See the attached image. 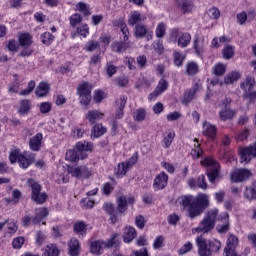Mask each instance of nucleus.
<instances>
[{"instance_id": "obj_57", "label": "nucleus", "mask_w": 256, "mask_h": 256, "mask_svg": "<svg viewBox=\"0 0 256 256\" xmlns=\"http://www.w3.org/2000/svg\"><path fill=\"white\" fill-rule=\"evenodd\" d=\"M100 43H102L104 49H107L109 47V44L111 43V36L107 34H102L99 39Z\"/></svg>"}, {"instance_id": "obj_58", "label": "nucleus", "mask_w": 256, "mask_h": 256, "mask_svg": "<svg viewBox=\"0 0 256 256\" xmlns=\"http://www.w3.org/2000/svg\"><path fill=\"white\" fill-rule=\"evenodd\" d=\"M76 9L78 11H81V13H83L84 15H91V12H89V8L87 7V4H85L83 2H79L76 5Z\"/></svg>"}, {"instance_id": "obj_52", "label": "nucleus", "mask_w": 256, "mask_h": 256, "mask_svg": "<svg viewBox=\"0 0 256 256\" xmlns=\"http://www.w3.org/2000/svg\"><path fill=\"white\" fill-rule=\"evenodd\" d=\"M120 31L122 33V41H129V28L127 27V24L121 23Z\"/></svg>"}, {"instance_id": "obj_55", "label": "nucleus", "mask_w": 256, "mask_h": 256, "mask_svg": "<svg viewBox=\"0 0 256 256\" xmlns=\"http://www.w3.org/2000/svg\"><path fill=\"white\" fill-rule=\"evenodd\" d=\"M54 39L55 37H53L52 34L49 32H45L41 35V40L44 45H51V41H53Z\"/></svg>"}, {"instance_id": "obj_25", "label": "nucleus", "mask_w": 256, "mask_h": 256, "mask_svg": "<svg viewBox=\"0 0 256 256\" xmlns=\"http://www.w3.org/2000/svg\"><path fill=\"white\" fill-rule=\"evenodd\" d=\"M118 217H121L125 211H127V198L125 196H120L117 199V208Z\"/></svg>"}, {"instance_id": "obj_30", "label": "nucleus", "mask_w": 256, "mask_h": 256, "mask_svg": "<svg viewBox=\"0 0 256 256\" xmlns=\"http://www.w3.org/2000/svg\"><path fill=\"white\" fill-rule=\"evenodd\" d=\"M42 256H59V248L55 244H49L43 249Z\"/></svg>"}, {"instance_id": "obj_60", "label": "nucleus", "mask_w": 256, "mask_h": 256, "mask_svg": "<svg viewBox=\"0 0 256 256\" xmlns=\"http://www.w3.org/2000/svg\"><path fill=\"white\" fill-rule=\"evenodd\" d=\"M208 16L210 19H219L221 12L216 7H213L208 10Z\"/></svg>"}, {"instance_id": "obj_50", "label": "nucleus", "mask_w": 256, "mask_h": 256, "mask_svg": "<svg viewBox=\"0 0 256 256\" xmlns=\"http://www.w3.org/2000/svg\"><path fill=\"white\" fill-rule=\"evenodd\" d=\"M227 69V66H225L223 63H218L214 66L213 71L214 74L217 76L225 75V71Z\"/></svg>"}, {"instance_id": "obj_3", "label": "nucleus", "mask_w": 256, "mask_h": 256, "mask_svg": "<svg viewBox=\"0 0 256 256\" xmlns=\"http://www.w3.org/2000/svg\"><path fill=\"white\" fill-rule=\"evenodd\" d=\"M217 215H219V211L217 209L209 210L199 225L192 229L193 235H195V233H203L204 235L211 233V231L215 229Z\"/></svg>"}, {"instance_id": "obj_16", "label": "nucleus", "mask_w": 256, "mask_h": 256, "mask_svg": "<svg viewBox=\"0 0 256 256\" xmlns=\"http://www.w3.org/2000/svg\"><path fill=\"white\" fill-rule=\"evenodd\" d=\"M41 145H43V134L37 133L29 140V148L31 151H41Z\"/></svg>"}, {"instance_id": "obj_47", "label": "nucleus", "mask_w": 256, "mask_h": 256, "mask_svg": "<svg viewBox=\"0 0 256 256\" xmlns=\"http://www.w3.org/2000/svg\"><path fill=\"white\" fill-rule=\"evenodd\" d=\"M173 57H174V64L176 65V67H181V65H183V61H185V56H183L181 52L175 51L173 54Z\"/></svg>"}, {"instance_id": "obj_64", "label": "nucleus", "mask_w": 256, "mask_h": 256, "mask_svg": "<svg viewBox=\"0 0 256 256\" xmlns=\"http://www.w3.org/2000/svg\"><path fill=\"white\" fill-rule=\"evenodd\" d=\"M244 99L248 100V103H255L256 100V92H246L243 95Z\"/></svg>"}, {"instance_id": "obj_42", "label": "nucleus", "mask_w": 256, "mask_h": 256, "mask_svg": "<svg viewBox=\"0 0 256 256\" xmlns=\"http://www.w3.org/2000/svg\"><path fill=\"white\" fill-rule=\"evenodd\" d=\"M173 139H175V131L169 130L166 137L163 139L164 147L167 149L171 147V143H173Z\"/></svg>"}, {"instance_id": "obj_10", "label": "nucleus", "mask_w": 256, "mask_h": 256, "mask_svg": "<svg viewBox=\"0 0 256 256\" xmlns=\"http://www.w3.org/2000/svg\"><path fill=\"white\" fill-rule=\"evenodd\" d=\"M196 245L198 247L199 256H211V248L209 247V241L202 235L196 237Z\"/></svg>"}, {"instance_id": "obj_11", "label": "nucleus", "mask_w": 256, "mask_h": 256, "mask_svg": "<svg viewBox=\"0 0 256 256\" xmlns=\"http://www.w3.org/2000/svg\"><path fill=\"white\" fill-rule=\"evenodd\" d=\"M251 177V171L249 169H236L231 173V179L234 183H242L246 179Z\"/></svg>"}, {"instance_id": "obj_20", "label": "nucleus", "mask_w": 256, "mask_h": 256, "mask_svg": "<svg viewBox=\"0 0 256 256\" xmlns=\"http://www.w3.org/2000/svg\"><path fill=\"white\" fill-rule=\"evenodd\" d=\"M202 133L205 137L213 140L217 136V127L209 122H204Z\"/></svg>"}, {"instance_id": "obj_38", "label": "nucleus", "mask_w": 256, "mask_h": 256, "mask_svg": "<svg viewBox=\"0 0 256 256\" xmlns=\"http://www.w3.org/2000/svg\"><path fill=\"white\" fill-rule=\"evenodd\" d=\"M187 75H197L199 73V65L196 62H188L186 64Z\"/></svg>"}, {"instance_id": "obj_14", "label": "nucleus", "mask_w": 256, "mask_h": 256, "mask_svg": "<svg viewBox=\"0 0 256 256\" xmlns=\"http://www.w3.org/2000/svg\"><path fill=\"white\" fill-rule=\"evenodd\" d=\"M103 210L109 215L111 223L115 224L119 221V213L115 209V206H113V203H104Z\"/></svg>"}, {"instance_id": "obj_32", "label": "nucleus", "mask_w": 256, "mask_h": 256, "mask_svg": "<svg viewBox=\"0 0 256 256\" xmlns=\"http://www.w3.org/2000/svg\"><path fill=\"white\" fill-rule=\"evenodd\" d=\"M244 198H246L247 201H253V199H256V181L251 187L245 189Z\"/></svg>"}, {"instance_id": "obj_53", "label": "nucleus", "mask_w": 256, "mask_h": 256, "mask_svg": "<svg viewBox=\"0 0 256 256\" xmlns=\"http://www.w3.org/2000/svg\"><path fill=\"white\" fill-rule=\"evenodd\" d=\"M77 34L81 37H87L89 35V26L87 24H82L77 28Z\"/></svg>"}, {"instance_id": "obj_17", "label": "nucleus", "mask_w": 256, "mask_h": 256, "mask_svg": "<svg viewBox=\"0 0 256 256\" xmlns=\"http://www.w3.org/2000/svg\"><path fill=\"white\" fill-rule=\"evenodd\" d=\"M201 84L195 83L192 88L188 89L185 92L183 103L184 105H188V103H191L192 100L195 99V95L197 94V91H200Z\"/></svg>"}, {"instance_id": "obj_44", "label": "nucleus", "mask_w": 256, "mask_h": 256, "mask_svg": "<svg viewBox=\"0 0 256 256\" xmlns=\"http://www.w3.org/2000/svg\"><path fill=\"white\" fill-rule=\"evenodd\" d=\"M30 109H31V102H29V100H23L20 104L19 113L21 115H26V113H29Z\"/></svg>"}, {"instance_id": "obj_12", "label": "nucleus", "mask_w": 256, "mask_h": 256, "mask_svg": "<svg viewBox=\"0 0 256 256\" xmlns=\"http://www.w3.org/2000/svg\"><path fill=\"white\" fill-rule=\"evenodd\" d=\"M169 181V175L165 172H160L154 179L153 188L155 191H161L167 187Z\"/></svg>"}, {"instance_id": "obj_61", "label": "nucleus", "mask_w": 256, "mask_h": 256, "mask_svg": "<svg viewBox=\"0 0 256 256\" xmlns=\"http://www.w3.org/2000/svg\"><path fill=\"white\" fill-rule=\"evenodd\" d=\"M23 243H25V238L17 237L13 240L12 247L14 249H21V247H23Z\"/></svg>"}, {"instance_id": "obj_29", "label": "nucleus", "mask_w": 256, "mask_h": 256, "mask_svg": "<svg viewBox=\"0 0 256 256\" xmlns=\"http://www.w3.org/2000/svg\"><path fill=\"white\" fill-rule=\"evenodd\" d=\"M35 93L37 97H47V93H49V84L40 82L36 87Z\"/></svg>"}, {"instance_id": "obj_31", "label": "nucleus", "mask_w": 256, "mask_h": 256, "mask_svg": "<svg viewBox=\"0 0 256 256\" xmlns=\"http://www.w3.org/2000/svg\"><path fill=\"white\" fill-rule=\"evenodd\" d=\"M28 185L29 187L31 188V199L32 198H36L37 197V194L39 192H41V186L39 184V182L33 180V179H30L28 180Z\"/></svg>"}, {"instance_id": "obj_19", "label": "nucleus", "mask_w": 256, "mask_h": 256, "mask_svg": "<svg viewBox=\"0 0 256 256\" xmlns=\"http://www.w3.org/2000/svg\"><path fill=\"white\" fill-rule=\"evenodd\" d=\"M169 87V83L165 79H161L155 88V90L149 95L148 99H157L163 91H167V88Z\"/></svg>"}, {"instance_id": "obj_43", "label": "nucleus", "mask_w": 256, "mask_h": 256, "mask_svg": "<svg viewBox=\"0 0 256 256\" xmlns=\"http://www.w3.org/2000/svg\"><path fill=\"white\" fill-rule=\"evenodd\" d=\"M165 31H167V27L165 26V23L160 22L155 30L156 33V37L158 39H163V37H165Z\"/></svg>"}, {"instance_id": "obj_22", "label": "nucleus", "mask_w": 256, "mask_h": 256, "mask_svg": "<svg viewBox=\"0 0 256 256\" xmlns=\"http://www.w3.org/2000/svg\"><path fill=\"white\" fill-rule=\"evenodd\" d=\"M49 215V211H47V208H38L35 210V216L32 218L33 225H39L41 221L44 220L45 217Z\"/></svg>"}, {"instance_id": "obj_59", "label": "nucleus", "mask_w": 256, "mask_h": 256, "mask_svg": "<svg viewBox=\"0 0 256 256\" xmlns=\"http://www.w3.org/2000/svg\"><path fill=\"white\" fill-rule=\"evenodd\" d=\"M152 45L154 47V51H156V53L159 55H162L163 51H165V48L163 47V41L161 40L154 42Z\"/></svg>"}, {"instance_id": "obj_8", "label": "nucleus", "mask_w": 256, "mask_h": 256, "mask_svg": "<svg viewBox=\"0 0 256 256\" xmlns=\"http://www.w3.org/2000/svg\"><path fill=\"white\" fill-rule=\"evenodd\" d=\"M171 37L172 39H175L178 47L181 49L189 47L191 43V34L189 32H183L177 28L172 29Z\"/></svg>"}, {"instance_id": "obj_54", "label": "nucleus", "mask_w": 256, "mask_h": 256, "mask_svg": "<svg viewBox=\"0 0 256 256\" xmlns=\"http://www.w3.org/2000/svg\"><path fill=\"white\" fill-rule=\"evenodd\" d=\"M7 48L8 51H11L12 53H17L19 51V44H17V41L15 39H12L8 41Z\"/></svg>"}, {"instance_id": "obj_63", "label": "nucleus", "mask_w": 256, "mask_h": 256, "mask_svg": "<svg viewBox=\"0 0 256 256\" xmlns=\"http://www.w3.org/2000/svg\"><path fill=\"white\" fill-rule=\"evenodd\" d=\"M82 20L83 18H81L80 14H73L70 17V24L72 27H75V25H78V23H81Z\"/></svg>"}, {"instance_id": "obj_36", "label": "nucleus", "mask_w": 256, "mask_h": 256, "mask_svg": "<svg viewBox=\"0 0 256 256\" xmlns=\"http://www.w3.org/2000/svg\"><path fill=\"white\" fill-rule=\"evenodd\" d=\"M194 49L196 54L201 55L203 49H205V39L199 37L195 38Z\"/></svg>"}, {"instance_id": "obj_34", "label": "nucleus", "mask_w": 256, "mask_h": 256, "mask_svg": "<svg viewBox=\"0 0 256 256\" xmlns=\"http://www.w3.org/2000/svg\"><path fill=\"white\" fill-rule=\"evenodd\" d=\"M105 133H107V128H105L103 124H95L93 126L92 135L94 137H102Z\"/></svg>"}, {"instance_id": "obj_35", "label": "nucleus", "mask_w": 256, "mask_h": 256, "mask_svg": "<svg viewBox=\"0 0 256 256\" xmlns=\"http://www.w3.org/2000/svg\"><path fill=\"white\" fill-rule=\"evenodd\" d=\"M73 229L74 233H76L77 235H83L87 231V224H85V222L83 221H78L74 223Z\"/></svg>"}, {"instance_id": "obj_41", "label": "nucleus", "mask_w": 256, "mask_h": 256, "mask_svg": "<svg viewBox=\"0 0 256 256\" xmlns=\"http://www.w3.org/2000/svg\"><path fill=\"white\" fill-rule=\"evenodd\" d=\"M145 117H147V112L143 108H139L134 112V121H145Z\"/></svg>"}, {"instance_id": "obj_7", "label": "nucleus", "mask_w": 256, "mask_h": 256, "mask_svg": "<svg viewBox=\"0 0 256 256\" xmlns=\"http://www.w3.org/2000/svg\"><path fill=\"white\" fill-rule=\"evenodd\" d=\"M91 91H93V85L89 82H82L77 87V95L80 97L81 105H89L91 103Z\"/></svg>"}, {"instance_id": "obj_21", "label": "nucleus", "mask_w": 256, "mask_h": 256, "mask_svg": "<svg viewBox=\"0 0 256 256\" xmlns=\"http://www.w3.org/2000/svg\"><path fill=\"white\" fill-rule=\"evenodd\" d=\"M147 17L145 15L141 14L139 11L131 12L129 18H128V25L130 27H134V25H139V23H142V21H145Z\"/></svg>"}, {"instance_id": "obj_6", "label": "nucleus", "mask_w": 256, "mask_h": 256, "mask_svg": "<svg viewBox=\"0 0 256 256\" xmlns=\"http://www.w3.org/2000/svg\"><path fill=\"white\" fill-rule=\"evenodd\" d=\"M201 165L207 168V175L210 183H213L219 177V163L211 157L201 160Z\"/></svg>"}, {"instance_id": "obj_1", "label": "nucleus", "mask_w": 256, "mask_h": 256, "mask_svg": "<svg viewBox=\"0 0 256 256\" xmlns=\"http://www.w3.org/2000/svg\"><path fill=\"white\" fill-rule=\"evenodd\" d=\"M178 203L183 209L188 207V217L195 219L209 207V197L206 194H200L196 197L192 195L181 196L178 199Z\"/></svg>"}, {"instance_id": "obj_37", "label": "nucleus", "mask_w": 256, "mask_h": 256, "mask_svg": "<svg viewBox=\"0 0 256 256\" xmlns=\"http://www.w3.org/2000/svg\"><path fill=\"white\" fill-rule=\"evenodd\" d=\"M239 77H241L239 72H231L225 76L224 83L226 85H232V83H235V81L239 80Z\"/></svg>"}, {"instance_id": "obj_33", "label": "nucleus", "mask_w": 256, "mask_h": 256, "mask_svg": "<svg viewBox=\"0 0 256 256\" xmlns=\"http://www.w3.org/2000/svg\"><path fill=\"white\" fill-rule=\"evenodd\" d=\"M31 35L29 33L20 34L18 37V41L21 47H29L33 41L31 40Z\"/></svg>"}, {"instance_id": "obj_46", "label": "nucleus", "mask_w": 256, "mask_h": 256, "mask_svg": "<svg viewBox=\"0 0 256 256\" xmlns=\"http://www.w3.org/2000/svg\"><path fill=\"white\" fill-rule=\"evenodd\" d=\"M32 201H34L38 205H42V203H45L47 201V194L40 191L36 194L35 198H32Z\"/></svg>"}, {"instance_id": "obj_27", "label": "nucleus", "mask_w": 256, "mask_h": 256, "mask_svg": "<svg viewBox=\"0 0 256 256\" xmlns=\"http://www.w3.org/2000/svg\"><path fill=\"white\" fill-rule=\"evenodd\" d=\"M182 13H189L193 9V3L189 0H175Z\"/></svg>"}, {"instance_id": "obj_51", "label": "nucleus", "mask_w": 256, "mask_h": 256, "mask_svg": "<svg viewBox=\"0 0 256 256\" xmlns=\"http://www.w3.org/2000/svg\"><path fill=\"white\" fill-rule=\"evenodd\" d=\"M235 55V48L233 46H226L223 49V57L224 59H231Z\"/></svg>"}, {"instance_id": "obj_2", "label": "nucleus", "mask_w": 256, "mask_h": 256, "mask_svg": "<svg viewBox=\"0 0 256 256\" xmlns=\"http://www.w3.org/2000/svg\"><path fill=\"white\" fill-rule=\"evenodd\" d=\"M93 151V143L91 142H78L74 150L66 152V161L77 163L79 159H87V153Z\"/></svg>"}, {"instance_id": "obj_15", "label": "nucleus", "mask_w": 256, "mask_h": 256, "mask_svg": "<svg viewBox=\"0 0 256 256\" xmlns=\"http://www.w3.org/2000/svg\"><path fill=\"white\" fill-rule=\"evenodd\" d=\"M103 117H105V114L99 110H89L85 114V119L90 123V125H95V123H97V121H101Z\"/></svg>"}, {"instance_id": "obj_4", "label": "nucleus", "mask_w": 256, "mask_h": 256, "mask_svg": "<svg viewBox=\"0 0 256 256\" xmlns=\"http://www.w3.org/2000/svg\"><path fill=\"white\" fill-rule=\"evenodd\" d=\"M10 163H19L22 169H27L32 163H35V154L31 152L21 153V150L14 148L11 149L9 154Z\"/></svg>"}, {"instance_id": "obj_62", "label": "nucleus", "mask_w": 256, "mask_h": 256, "mask_svg": "<svg viewBox=\"0 0 256 256\" xmlns=\"http://www.w3.org/2000/svg\"><path fill=\"white\" fill-rule=\"evenodd\" d=\"M33 89H35V81H30V82H28L27 89L21 91L20 95L27 96L33 92Z\"/></svg>"}, {"instance_id": "obj_56", "label": "nucleus", "mask_w": 256, "mask_h": 256, "mask_svg": "<svg viewBox=\"0 0 256 256\" xmlns=\"http://www.w3.org/2000/svg\"><path fill=\"white\" fill-rule=\"evenodd\" d=\"M106 72L108 77H113V75L117 73V66L113 65L111 62H108L106 65Z\"/></svg>"}, {"instance_id": "obj_45", "label": "nucleus", "mask_w": 256, "mask_h": 256, "mask_svg": "<svg viewBox=\"0 0 256 256\" xmlns=\"http://www.w3.org/2000/svg\"><path fill=\"white\" fill-rule=\"evenodd\" d=\"M99 49V42L95 40H90L85 45V50L89 53H92V51H97Z\"/></svg>"}, {"instance_id": "obj_49", "label": "nucleus", "mask_w": 256, "mask_h": 256, "mask_svg": "<svg viewBox=\"0 0 256 256\" xmlns=\"http://www.w3.org/2000/svg\"><path fill=\"white\" fill-rule=\"evenodd\" d=\"M208 242L210 247V256H211V253H217V251L221 249V242L219 240H212Z\"/></svg>"}, {"instance_id": "obj_5", "label": "nucleus", "mask_w": 256, "mask_h": 256, "mask_svg": "<svg viewBox=\"0 0 256 256\" xmlns=\"http://www.w3.org/2000/svg\"><path fill=\"white\" fill-rule=\"evenodd\" d=\"M111 247H119V240L117 234L112 235L111 239L107 241L97 240L91 243V253L94 255H101L104 249H111Z\"/></svg>"}, {"instance_id": "obj_40", "label": "nucleus", "mask_w": 256, "mask_h": 256, "mask_svg": "<svg viewBox=\"0 0 256 256\" xmlns=\"http://www.w3.org/2000/svg\"><path fill=\"white\" fill-rule=\"evenodd\" d=\"M194 141L196 143L194 144V148H192L191 150V155L193 159H199V157L203 155V150L201 149V147H199V141L197 139H194Z\"/></svg>"}, {"instance_id": "obj_23", "label": "nucleus", "mask_w": 256, "mask_h": 256, "mask_svg": "<svg viewBox=\"0 0 256 256\" xmlns=\"http://www.w3.org/2000/svg\"><path fill=\"white\" fill-rule=\"evenodd\" d=\"M135 237H137V231H135V228L128 226L124 229V243H131Z\"/></svg>"}, {"instance_id": "obj_18", "label": "nucleus", "mask_w": 256, "mask_h": 256, "mask_svg": "<svg viewBox=\"0 0 256 256\" xmlns=\"http://www.w3.org/2000/svg\"><path fill=\"white\" fill-rule=\"evenodd\" d=\"M112 51L115 53H125L131 47V43L129 41H116L112 42L110 45Z\"/></svg>"}, {"instance_id": "obj_48", "label": "nucleus", "mask_w": 256, "mask_h": 256, "mask_svg": "<svg viewBox=\"0 0 256 256\" xmlns=\"http://www.w3.org/2000/svg\"><path fill=\"white\" fill-rule=\"evenodd\" d=\"M193 250V243L191 242H186L179 250H178V255H187L189 251Z\"/></svg>"}, {"instance_id": "obj_13", "label": "nucleus", "mask_w": 256, "mask_h": 256, "mask_svg": "<svg viewBox=\"0 0 256 256\" xmlns=\"http://www.w3.org/2000/svg\"><path fill=\"white\" fill-rule=\"evenodd\" d=\"M135 163H137V156H132L129 161L118 164L116 175H118V177L127 175V171H129Z\"/></svg>"}, {"instance_id": "obj_26", "label": "nucleus", "mask_w": 256, "mask_h": 256, "mask_svg": "<svg viewBox=\"0 0 256 256\" xmlns=\"http://www.w3.org/2000/svg\"><path fill=\"white\" fill-rule=\"evenodd\" d=\"M240 87L244 91V93L251 92L253 90V87H255V78L247 77L245 81L241 83Z\"/></svg>"}, {"instance_id": "obj_39", "label": "nucleus", "mask_w": 256, "mask_h": 256, "mask_svg": "<svg viewBox=\"0 0 256 256\" xmlns=\"http://www.w3.org/2000/svg\"><path fill=\"white\" fill-rule=\"evenodd\" d=\"M149 30L147 29V26H145L144 24H137L135 26V37H139V38H143L145 37V34L148 32Z\"/></svg>"}, {"instance_id": "obj_28", "label": "nucleus", "mask_w": 256, "mask_h": 256, "mask_svg": "<svg viewBox=\"0 0 256 256\" xmlns=\"http://www.w3.org/2000/svg\"><path fill=\"white\" fill-rule=\"evenodd\" d=\"M220 119L221 121H227L229 119H233V117H235V111L227 106H225V108H223L220 112Z\"/></svg>"}, {"instance_id": "obj_24", "label": "nucleus", "mask_w": 256, "mask_h": 256, "mask_svg": "<svg viewBox=\"0 0 256 256\" xmlns=\"http://www.w3.org/2000/svg\"><path fill=\"white\" fill-rule=\"evenodd\" d=\"M68 247H69V255L70 256H78L79 255V250H80L79 240H77L76 238H72L68 243Z\"/></svg>"}, {"instance_id": "obj_9", "label": "nucleus", "mask_w": 256, "mask_h": 256, "mask_svg": "<svg viewBox=\"0 0 256 256\" xmlns=\"http://www.w3.org/2000/svg\"><path fill=\"white\" fill-rule=\"evenodd\" d=\"M68 173H71L72 177H75L76 179H89V177H91V170L86 165L70 168Z\"/></svg>"}]
</instances>
